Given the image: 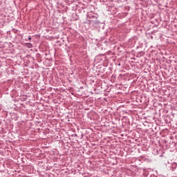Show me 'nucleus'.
<instances>
[{"label": "nucleus", "instance_id": "obj_3", "mask_svg": "<svg viewBox=\"0 0 177 177\" xmlns=\"http://www.w3.org/2000/svg\"><path fill=\"white\" fill-rule=\"evenodd\" d=\"M28 45H30V46H31V47L32 46V44H30V43H29V44H28Z\"/></svg>", "mask_w": 177, "mask_h": 177}, {"label": "nucleus", "instance_id": "obj_2", "mask_svg": "<svg viewBox=\"0 0 177 177\" xmlns=\"http://www.w3.org/2000/svg\"><path fill=\"white\" fill-rule=\"evenodd\" d=\"M28 39L29 41H31V37L29 36Z\"/></svg>", "mask_w": 177, "mask_h": 177}, {"label": "nucleus", "instance_id": "obj_1", "mask_svg": "<svg viewBox=\"0 0 177 177\" xmlns=\"http://www.w3.org/2000/svg\"><path fill=\"white\" fill-rule=\"evenodd\" d=\"M176 167H177L176 163H174V164H173V165H171V168H172L173 169H176Z\"/></svg>", "mask_w": 177, "mask_h": 177}]
</instances>
